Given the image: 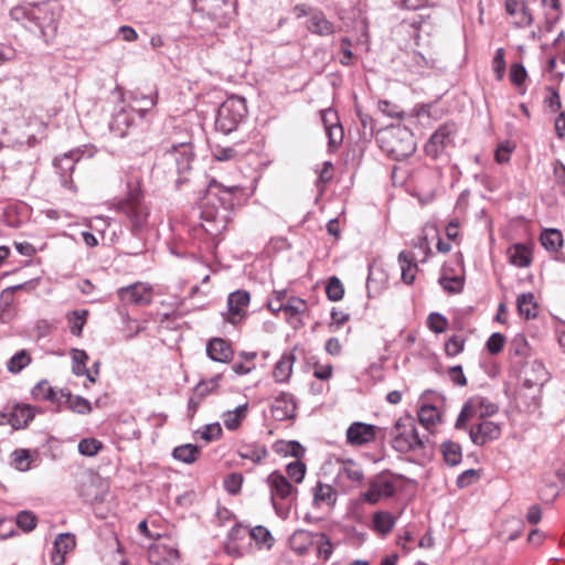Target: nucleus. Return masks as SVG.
<instances>
[{
	"label": "nucleus",
	"mask_w": 565,
	"mask_h": 565,
	"mask_svg": "<svg viewBox=\"0 0 565 565\" xmlns=\"http://www.w3.org/2000/svg\"><path fill=\"white\" fill-rule=\"evenodd\" d=\"M241 190L237 184L225 185L211 180L201 211V226L209 235L217 236L227 227L236 194Z\"/></svg>",
	"instance_id": "1"
},
{
	"label": "nucleus",
	"mask_w": 565,
	"mask_h": 565,
	"mask_svg": "<svg viewBox=\"0 0 565 565\" xmlns=\"http://www.w3.org/2000/svg\"><path fill=\"white\" fill-rule=\"evenodd\" d=\"M10 18L32 32L38 30L49 43L56 35L60 10L50 2L22 3L10 10Z\"/></svg>",
	"instance_id": "2"
},
{
	"label": "nucleus",
	"mask_w": 565,
	"mask_h": 565,
	"mask_svg": "<svg viewBox=\"0 0 565 565\" xmlns=\"http://www.w3.org/2000/svg\"><path fill=\"white\" fill-rule=\"evenodd\" d=\"M195 154L193 146L189 141L172 145L164 150L157 159L154 164L156 171H161L170 177H175V186L179 189L181 184L189 181V174L192 170Z\"/></svg>",
	"instance_id": "3"
},
{
	"label": "nucleus",
	"mask_w": 565,
	"mask_h": 565,
	"mask_svg": "<svg viewBox=\"0 0 565 565\" xmlns=\"http://www.w3.org/2000/svg\"><path fill=\"white\" fill-rule=\"evenodd\" d=\"M117 210L128 220V226L134 237L141 241L149 228L150 210L138 186L129 188L126 196L118 201Z\"/></svg>",
	"instance_id": "4"
},
{
	"label": "nucleus",
	"mask_w": 565,
	"mask_h": 565,
	"mask_svg": "<svg viewBox=\"0 0 565 565\" xmlns=\"http://www.w3.org/2000/svg\"><path fill=\"white\" fill-rule=\"evenodd\" d=\"M380 147L392 159L402 161L416 150L413 132L404 126H391L381 131Z\"/></svg>",
	"instance_id": "5"
},
{
	"label": "nucleus",
	"mask_w": 565,
	"mask_h": 565,
	"mask_svg": "<svg viewBox=\"0 0 565 565\" xmlns=\"http://www.w3.org/2000/svg\"><path fill=\"white\" fill-rule=\"evenodd\" d=\"M247 116L246 100L243 97L231 96L218 107L215 128L224 135L236 130Z\"/></svg>",
	"instance_id": "6"
},
{
	"label": "nucleus",
	"mask_w": 565,
	"mask_h": 565,
	"mask_svg": "<svg viewBox=\"0 0 565 565\" xmlns=\"http://www.w3.org/2000/svg\"><path fill=\"white\" fill-rule=\"evenodd\" d=\"M391 435L392 447L402 454L425 449L429 444L428 436L419 435L411 419H407V424H403L401 420L396 422Z\"/></svg>",
	"instance_id": "7"
},
{
	"label": "nucleus",
	"mask_w": 565,
	"mask_h": 565,
	"mask_svg": "<svg viewBox=\"0 0 565 565\" xmlns=\"http://www.w3.org/2000/svg\"><path fill=\"white\" fill-rule=\"evenodd\" d=\"M0 168L3 178L22 179L33 171L30 158L21 150L3 147L0 151Z\"/></svg>",
	"instance_id": "8"
},
{
	"label": "nucleus",
	"mask_w": 565,
	"mask_h": 565,
	"mask_svg": "<svg viewBox=\"0 0 565 565\" xmlns=\"http://www.w3.org/2000/svg\"><path fill=\"white\" fill-rule=\"evenodd\" d=\"M498 412V406L482 396L470 397L462 406L455 423L456 429H466L467 422L472 418H484Z\"/></svg>",
	"instance_id": "9"
},
{
	"label": "nucleus",
	"mask_w": 565,
	"mask_h": 565,
	"mask_svg": "<svg viewBox=\"0 0 565 565\" xmlns=\"http://www.w3.org/2000/svg\"><path fill=\"white\" fill-rule=\"evenodd\" d=\"M401 475H391L382 472L376 475L369 484V489L363 493V499L367 503L375 504L381 499L392 498L397 489L396 480H402Z\"/></svg>",
	"instance_id": "10"
},
{
	"label": "nucleus",
	"mask_w": 565,
	"mask_h": 565,
	"mask_svg": "<svg viewBox=\"0 0 565 565\" xmlns=\"http://www.w3.org/2000/svg\"><path fill=\"white\" fill-rule=\"evenodd\" d=\"M124 305L146 306L152 302V288L143 282H135L117 290Z\"/></svg>",
	"instance_id": "11"
},
{
	"label": "nucleus",
	"mask_w": 565,
	"mask_h": 565,
	"mask_svg": "<svg viewBox=\"0 0 565 565\" xmlns=\"http://www.w3.org/2000/svg\"><path fill=\"white\" fill-rule=\"evenodd\" d=\"M148 557L153 565H181L179 551L170 542L153 543L149 547Z\"/></svg>",
	"instance_id": "12"
},
{
	"label": "nucleus",
	"mask_w": 565,
	"mask_h": 565,
	"mask_svg": "<svg viewBox=\"0 0 565 565\" xmlns=\"http://www.w3.org/2000/svg\"><path fill=\"white\" fill-rule=\"evenodd\" d=\"M81 159L78 150H73L64 153L62 157L54 159V167L56 168L61 183L64 188L73 190L72 173Z\"/></svg>",
	"instance_id": "13"
},
{
	"label": "nucleus",
	"mask_w": 565,
	"mask_h": 565,
	"mask_svg": "<svg viewBox=\"0 0 565 565\" xmlns=\"http://www.w3.org/2000/svg\"><path fill=\"white\" fill-rule=\"evenodd\" d=\"M377 426L362 422L352 423L347 429V441L352 446H363L375 440Z\"/></svg>",
	"instance_id": "14"
},
{
	"label": "nucleus",
	"mask_w": 565,
	"mask_h": 565,
	"mask_svg": "<svg viewBox=\"0 0 565 565\" xmlns=\"http://www.w3.org/2000/svg\"><path fill=\"white\" fill-rule=\"evenodd\" d=\"M500 435V426L490 420H482L469 429L470 439L477 446H482L490 440L498 439Z\"/></svg>",
	"instance_id": "15"
},
{
	"label": "nucleus",
	"mask_w": 565,
	"mask_h": 565,
	"mask_svg": "<svg viewBox=\"0 0 565 565\" xmlns=\"http://www.w3.org/2000/svg\"><path fill=\"white\" fill-rule=\"evenodd\" d=\"M297 404L292 394L281 392L271 405V415L277 420L291 419L296 415Z\"/></svg>",
	"instance_id": "16"
},
{
	"label": "nucleus",
	"mask_w": 565,
	"mask_h": 565,
	"mask_svg": "<svg viewBox=\"0 0 565 565\" xmlns=\"http://www.w3.org/2000/svg\"><path fill=\"white\" fill-rule=\"evenodd\" d=\"M250 296L245 290H236L231 292L227 298L228 318L227 321L236 324L245 313L249 305Z\"/></svg>",
	"instance_id": "17"
},
{
	"label": "nucleus",
	"mask_w": 565,
	"mask_h": 565,
	"mask_svg": "<svg viewBox=\"0 0 565 565\" xmlns=\"http://www.w3.org/2000/svg\"><path fill=\"white\" fill-rule=\"evenodd\" d=\"M266 482L271 492V502L275 505V497L284 500L291 499L296 492V488L278 471L271 472Z\"/></svg>",
	"instance_id": "18"
},
{
	"label": "nucleus",
	"mask_w": 565,
	"mask_h": 565,
	"mask_svg": "<svg viewBox=\"0 0 565 565\" xmlns=\"http://www.w3.org/2000/svg\"><path fill=\"white\" fill-rule=\"evenodd\" d=\"M136 118L138 117L131 111L130 106H120V108L114 113L109 128L116 135L124 137L128 134V129L135 124Z\"/></svg>",
	"instance_id": "19"
},
{
	"label": "nucleus",
	"mask_w": 565,
	"mask_h": 565,
	"mask_svg": "<svg viewBox=\"0 0 565 565\" xmlns=\"http://www.w3.org/2000/svg\"><path fill=\"white\" fill-rule=\"evenodd\" d=\"M206 354L214 362L230 363L233 360L234 350L228 341L213 338L206 344Z\"/></svg>",
	"instance_id": "20"
},
{
	"label": "nucleus",
	"mask_w": 565,
	"mask_h": 565,
	"mask_svg": "<svg viewBox=\"0 0 565 565\" xmlns=\"http://www.w3.org/2000/svg\"><path fill=\"white\" fill-rule=\"evenodd\" d=\"M307 30L320 36H328L335 32L333 22L327 19L326 14L320 11L310 12V18L307 21Z\"/></svg>",
	"instance_id": "21"
},
{
	"label": "nucleus",
	"mask_w": 565,
	"mask_h": 565,
	"mask_svg": "<svg viewBox=\"0 0 565 565\" xmlns=\"http://www.w3.org/2000/svg\"><path fill=\"white\" fill-rule=\"evenodd\" d=\"M75 536L71 533H61L54 541L51 561L54 565H63L65 562V554L75 547Z\"/></svg>",
	"instance_id": "22"
},
{
	"label": "nucleus",
	"mask_w": 565,
	"mask_h": 565,
	"mask_svg": "<svg viewBox=\"0 0 565 565\" xmlns=\"http://www.w3.org/2000/svg\"><path fill=\"white\" fill-rule=\"evenodd\" d=\"M57 403H64L72 412L81 415L89 414L92 412V405L88 399L79 395H73L70 391L61 390L58 392Z\"/></svg>",
	"instance_id": "23"
},
{
	"label": "nucleus",
	"mask_w": 565,
	"mask_h": 565,
	"mask_svg": "<svg viewBox=\"0 0 565 565\" xmlns=\"http://www.w3.org/2000/svg\"><path fill=\"white\" fill-rule=\"evenodd\" d=\"M34 408L28 404H17L10 411L9 425L13 429H20L28 426L34 418Z\"/></svg>",
	"instance_id": "24"
},
{
	"label": "nucleus",
	"mask_w": 565,
	"mask_h": 565,
	"mask_svg": "<svg viewBox=\"0 0 565 565\" xmlns=\"http://www.w3.org/2000/svg\"><path fill=\"white\" fill-rule=\"evenodd\" d=\"M524 374V385L527 387L542 386L548 379V373L540 361H533L527 364Z\"/></svg>",
	"instance_id": "25"
},
{
	"label": "nucleus",
	"mask_w": 565,
	"mask_h": 565,
	"mask_svg": "<svg viewBox=\"0 0 565 565\" xmlns=\"http://www.w3.org/2000/svg\"><path fill=\"white\" fill-rule=\"evenodd\" d=\"M450 131L447 127H439L429 138L425 146V150L429 156L437 157L448 143H450Z\"/></svg>",
	"instance_id": "26"
},
{
	"label": "nucleus",
	"mask_w": 565,
	"mask_h": 565,
	"mask_svg": "<svg viewBox=\"0 0 565 565\" xmlns=\"http://www.w3.org/2000/svg\"><path fill=\"white\" fill-rule=\"evenodd\" d=\"M313 537L317 536L310 531L297 530L290 536L289 545L291 550L296 552L298 555H305L309 552L313 543Z\"/></svg>",
	"instance_id": "27"
},
{
	"label": "nucleus",
	"mask_w": 565,
	"mask_h": 565,
	"mask_svg": "<svg viewBox=\"0 0 565 565\" xmlns=\"http://www.w3.org/2000/svg\"><path fill=\"white\" fill-rule=\"evenodd\" d=\"M296 358L292 353H284L276 362L273 376L277 383H287L292 374Z\"/></svg>",
	"instance_id": "28"
},
{
	"label": "nucleus",
	"mask_w": 565,
	"mask_h": 565,
	"mask_svg": "<svg viewBox=\"0 0 565 565\" xmlns=\"http://www.w3.org/2000/svg\"><path fill=\"white\" fill-rule=\"evenodd\" d=\"M338 479H345L354 484H361L364 480V471L359 463L352 459H348L342 461L338 471Z\"/></svg>",
	"instance_id": "29"
},
{
	"label": "nucleus",
	"mask_w": 565,
	"mask_h": 565,
	"mask_svg": "<svg viewBox=\"0 0 565 565\" xmlns=\"http://www.w3.org/2000/svg\"><path fill=\"white\" fill-rule=\"evenodd\" d=\"M307 310V303L303 299L298 297H289L286 303H279L277 307L271 308L273 312L284 311L287 320L297 318L299 315Z\"/></svg>",
	"instance_id": "30"
},
{
	"label": "nucleus",
	"mask_w": 565,
	"mask_h": 565,
	"mask_svg": "<svg viewBox=\"0 0 565 565\" xmlns=\"http://www.w3.org/2000/svg\"><path fill=\"white\" fill-rule=\"evenodd\" d=\"M398 263L402 270V280L411 285L415 280L417 264L412 252L402 250L398 255Z\"/></svg>",
	"instance_id": "31"
},
{
	"label": "nucleus",
	"mask_w": 565,
	"mask_h": 565,
	"mask_svg": "<svg viewBox=\"0 0 565 565\" xmlns=\"http://www.w3.org/2000/svg\"><path fill=\"white\" fill-rule=\"evenodd\" d=\"M312 493L316 505H333L337 501V491L330 484L320 481L312 489Z\"/></svg>",
	"instance_id": "32"
},
{
	"label": "nucleus",
	"mask_w": 565,
	"mask_h": 565,
	"mask_svg": "<svg viewBox=\"0 0 565 565\" xmlns=\"http://www.w3.org/2000/svg\"><path fill=\"white\" fill-rule=\"evenodd\" d=\"M88 360V354L84 350L73 349L72 350V371L77 376L85 375L90 383H95V377L93 376L89 369L86 367V362Z\"/></svg>",
	"instance_id": "33"
},
{
	"label": "nucleus",
	"mask_w": 565,
	"mask_h": 565,
	"mask_svg": "<svg viewBox=\"0 0 565 565\" xmlns=\"http://www.w3.org/2000/svg\"><path fill=\"white\" fill-rule=\"evenodd\" d=\"M508 257L516 267H527L531 264V250L524 244H514L508 249Z\"/></svg>",
	"instance_id": "34"
},
{
	"label": "nucleus",
	"mask_w": 565,
	"mask_h": 565,
	"mask_svg": "<svg viewBox=\"0 0 565 565\" xmlns=\"http://www.w3.org/2000/svg\"><path fill=\"white\" fill-rule=\"evenodd\" d=\"M237 454L242 459H248L259 463L267 456V449L260 444H243L238 447Z\"/></svg>",
	"instance_id": "35"
},
{
	"label": "nucleus",
	"mask_w": 565,
	"mask_h": 565,
	"mask_svg": "<svg viewBox=\"0 0 565 565\" xmlns=\"http://www.w3.org/2000/svg\"><path fill=\"white\" fill-rule=\"evenodd\" d=\"M157 104V99L150 95H134L132 103L129 104L131 111H134L138 119H143Z\"/></svg>",
	"instance_id": "36"
},
{
	"label": "nucleus",
	"mask_w": 565,
	"mask_h": 565,
	"mask_svg": "<svg viewBox=\"0 0 565 565\" xmlns=\"http://www.w3.org/2000/svg\"><path fill=\"white\" fill-rule=\"evenodd\" d=\"M516 307L520 316L525 319H531L536 317L537 306L534 301V296L532 292L521 294L516 298Z\"/></svg>",
	"instance_id": "37"
},
{
	"label": "nucleus",
	"mask_w": 565,
	"mask_h": 565,
	"mask_svg": "<svg viewBox=\"0 0 565 565\" xmlns=\"http://www.w3.org/2000/svg\"><path fill=\"white\" fill-rule=\"evenodd\" d=\"M200 454H201V451L198 446L192 445V444H185V445L175 447L173 449L172 455H173V458L179 461H182L185 463H192L199 458Z\"/></svg>",
	"instance_id": "38"
},
{
	"label": "nucleus",
	"mask_w": 565,
	"mask_h": 565,
	"mask_svg": "<svg viewBox=\"0 0 565 565\" xmlns=\"http://www.w3.org/2000/svg\"><path fill=\"white\" fill-rule=\"evenodd\" d=\"M440 448L447 465L456 466L461 461L462 452L459 444L448 440L443 443Z\"/></svg>",
	"instance_id": "39"
},
{
	"label": "nucleus",
	"mask_w": 565,
	"mask_h": 565,
	"mask_svg": "<svg viewBox=\"0 0 565 565\" xmlns=\"http://www.w3.org/2000/svg\"><path fill=\"white\" fill-rule=\"evenodd\" d=\"M541 243L547 249L556 252L563 245V235L556 228H547L541 234Z\"/></svg>",
	"instance_id": "40"
},
{
	"label": "nucleus",
	"mask_w": 565,
	"mask_h": 565,
	"mask_svg": "<svg viewBox=\"0 0 565 565\" xmlns=\"http://www.w3.org/2000/svg\"><path fill=\"white\" fill-rule=\"evenodd\" d=\"M88 317V310L78 309L67 315L70 331L73 335L79 337Z\"/></svg>",
	"instance_id": "41"
},
{
	"label": "nucleus",
	"mask_w": 565,
	"mask_h": 565,
	"mask_svg": "<svg viewBox=\"0 0 565 565\" xmlns=\"http://www.w3.org/2000/svg\"><path fill=\"white\" fill-rule=\"evenodd\" d=\"M247 405H239L234 411H228L223 415L224 426L228 430H235L241 425L242 419L246 416Z\"/></svg>",
	"instance_id": "42"
},
{
	"label": "nucleus",
	"mask_w": 565,
	"mask_h": 565,
	"mask_svg": "<svg viewBox=\"0 0 565 565\" xmlns=\"http://www.w3.org/2000/svg\"><path fill=\"white\" fill-rule=\"evenodd\" d=\"M439 412L438 409L433 405H423L418 411V420L420 425L429 430L430 427H433L437 420H439Z\"/></svg>",
	"instance_id": "43"
},
{
	"label": "nucleus",
	"mask_w": 565,
	"mask_h": 565,
	"mask_svg": "<svg viewBox=\"0 0 565 565\" xmlns=\"http://www.w3.org/2000/svg\"><path fill=\"white\" fill-rule=\"evenodd\" d=\"M373 523L376 531L387 534L395 525V518L390 512L380 511L374 513Z\"/></svg>",
	"instance_id": "44"
},
{
	"label": "nucleus",
	"mask_w": 565,
	"mask_h": 565,
	"mask_svg": "<svg viewBox=\"0 0 565 565\" xmlns=\"http://www.w3.org/2000/svg\"><path fill=\"white\" fill-rule=\"evenodd\" d=\"M35 399L57 402L58 393L45 380L40 381L32 390Z\"/></svg>",
	"instance_id": "45"
},
{
	"label": "nucleus",
	"mask_w": 565,
	"mask_h": 565,
	"mask_svg": "<svg viewBox=\"0 0 565 565\" xmlns=\"http://www.w3.org/2000/svg\"><path fill=\"white\" fill-rule=\"evenodd\" d=\"M31 362V358L25 350H21L15 353L7 364L8 371L11 373H19Z\"/></svg>",
	"instance_id": "46"
},
{
	"label": "nucleus",
	"mask_w": 565,
	"mask_h": 565,
	"mask_svg": "<svg viewBox=\"0 0 565 565\" xmlns=\"http://www.w3.org/2000/svg\"><path fill=\"white\" fill-rule=\"evenodd\" d=\"M327 297L331 301H339L343 298L344 288L338 277H331L326 286Z\"/></svg>",
	"instance_id": "47"
},
{
	"label": "nucleus",
	"mask_w": 565,
	"mask_h": 565,
	"mask_svg": "<svg viewBox=\"0 0 565 565\" xmlns=\"http://www.w3.org/2000/svg\"><path fill=\"white\" fill-rule=\"evenodd\" d=\"M248 534L258 544H263L267 547H270L273 545L274 539L270 532L265 526L257 525L253 527L248 532Z\"/></svg>",
	"instance_id": "48"
},
{
	"label": "nucleus",
	"mask_w": 565,
	"mask_h": 565,
	"mask_svg": "<svg viewBox=\"0 0 565 565\" xmlns=\"http://www.w3.org/2000/svg\"><path fill=\"white\" fill-rule=\"evenodd\" d=\"M220 380L221 375L218 374L207 381H200L194 387L195 394L200 395V397L204 399L209 394L213 393L217 388Z\"/></svg>",
	"instance_id": "49"
},
{
	"label": "nucleus",
	"mask_w": 565,
	"mask_h": 565,
	"mask_svg": "<svg viewBox=\"0 0 565 565\" xmlns=\"http://www.w3.org/2000/svg\"><path fill=\"white\" fill-rule=\"evenodd\" d=\"M103 447V444L95 438H84L78 443V452L83 456H95Z\"/></svg>",
	"instance_id": "50"
},
{
	"label": "nucleus",
	"mask_w": 565,
	"mask_h": 565,
	"mask_svg": "<svg viewBox=\"0 0 565 565\" xmlns=\"http://www.w3.org/2000/svg\"><path fill=\"white\" fill-rule=\"evenodd\" d=\"M12 463L20 471L30 469V451L28 449H15L12 455Z\"/></svg>",
	"instance_id": "51"
},
{
	"label": "nucleus",
	"mask_w": 565,
	"mask_h": 565,
	"mask_svg": "<svg viewBox=\"0 0 565 565\" xmlns=\"http://www.w3.org/2000/svg\"><path fill=\"white\" fill-rule=\"evenodd\" d=\"M14 525L22 529L25 532H30L36 526V516L30 511H21L17 515Z\"/></svg>",
	"instance_id": "52"
},
{
	"label": "nucleus",
	"mask_w": 565,
	"mask_h": 565,
	"mask_svg": "<svg viewBox=\"0 0 565 565\" xmlns=\"http://www.w3.org/2000/svg\"><path fill=\"white\" fill-rule=\"evenodd\" d=\"M243 476L238 472H232L224 478V488L230 494H237L241 491L243 484Z\"/></svg>",
	"instance_id": "53"
},
{
	"label": "nucleus",
	"mask_w": 565,
	"mask_h": 565,
	"mask_svg": "<svg viewBox=\"0 0 565 565\" xmlns=\"http://www.w3.org/2000/svg\"><path fill=\"white\" fill-rule=\"evenodd\" d=\"M316 536L319 537L318 556L322 557L324 561H328L333 553L331 540L326 533H318Z\"/></svg>",
	"instance_id": "54"
},
{
	"label": "nucleus",
	"mask_w": 565,
	"mask_h": 565,
	"mask_svg": "<svg viewBox=\"0 0 565 565\" xmlns=\"http://www.w3.org/2000/svg\"><path fill=\"white\" fill-rule=\"evenodd\" d=\"M427 324L433 332L441 333L446 330L448 321L443 315L438 312H431L428 316Z\"/></svg>",
	"instance_id": "55"
},
{
	"label": "nucleus",
	"mask_w": 565,
	"mask_h": 565,
	"mask_svg": "<svg viewBox=\"0 0 565 565\" xmlns=\"http://www.w3.org/2000/svg\"><path fill=\"white\" fill-rule=\"evenodd\" d=\"M287 475L295 482H301L306 475V465L299 460L288 463Z\"/></svg>",
	"instance_id": "56"
},
{
	"label": "nucleus",
	"mask_w": 565,
	"mask_h": 565,
	"mask_svg": "<svg viewBox=\"0 0 565 565\" xmlns=\"http://www.w3.org/2000/svg\"><path fill=\"white\" fill-rule=\"evenodd\" d=\"M439 284L444 290L450 294L460 292L463 286L462 279L458 276L441 277Z\"/></svg>",
	"instance_id": "57"
},
{
	"label": "nucleus",
	"mask_w": 565,
	"mask_h": 565,
	"mask_svg": "<svg viewBox=\"0 0 565 565\" xmlns=\"http://www.w3.org/2000/svg\"><path fill=\"white\" fill-rule=\"evenodd\" d=\"M329 148H337L343 140V128L341 124L326 128Z\"/></svg>",
	"instance_id": "58"
},
{
	"label": "nucleus",
	"mask_w": 565,
	"mask_h": 565,
	"mask_svg": "<svg viewBox=\"0 0 565 565\" xmlns=\"http://www.w3.org/2000/svg\"><path fill=\"white\" fill-rule=\"evenodd\" d=\"M358 117L360 119V122H361V135L363 138H371L373 137L374 135V129H375V125H374V120L373 118L367 115V114H364L362 113L361 110L358 111Z\"/></svg>",
	"instance_id": "59"
},
{
	"label": "nucleus",
	"mask_w": 565,
	"mask_h": 565,
	"mask_svg": "<svg viewBox=\"0 0 565 565\" xmlns=\"http://www.w3.org/2000/svg\"><path fill=\"white\" fill-rule=\"evenodd\" d=\"M510 81L515 86L522 85L527 76L525 67L521 63H513L510 67Z\"/></svg>",
	"instance_id": "60"
},
{
	"label": "nucleus",
	"mask_w": 565,
	"mask_h": 565,
	"mask_svg": "<svg viewBox=\"0 0 565 565\" xmlns=\"http://www.w3.org/2000/svg\"><path fill=\"white\" fill-rule=\"evenodd\" d=\"M493 72L495 73L497 79L501 81L504 76L505 72V60H504V50L502 47L495 51L492 61Z\"/></svg>",
	"instance_id": "61"
},
{
	"label": "nucleus",
	"mask_w": 565,
	"mask_h": 565,
	"mask_svg": "<svg viewBox=\"0 0 565 565\" xmlns=\"http://www.w3.org/2000/svg\"><path fill=\"white\" fill-rule=\"evenodd\" d=\"M514 145L510 141L502 142L495 150V160L498 163H507L510 160V154L514 150Z\"/></svg>",
	"instance_id": "62"
},
{
	"label": "nucleus",
	"mask_w": 565,
	"mask_h": 565,
	"mask_svg": "<svg viewBox=\"0 0 565 565\" xmlns=\"http://www.w3.org/2000/svg\"><path fill=\"white\" fill-rule=\"evenodd\" d=\"M545 486L540 490V498L545 502H553L559 494V490L550 480L543 479Z\"/></svg>",
	"instance_id": "63"
},
{
	"label": "nucleus",
	"mask_w": 565,
	"mask_h": 565,
	"mask_svg": "<svg viewBox=\"0 0 565 565\" xmlns=\"http://www.w3.org/2000/svg\"><path fill=\"white\" fill-rule=\"evenodd\" d=\"M504 342V335L499 332H494L490 335L486 345L491 354H498L499 352L502 351Z\"/></svg>",
	"instance_id": "64"
}]
</instances>
